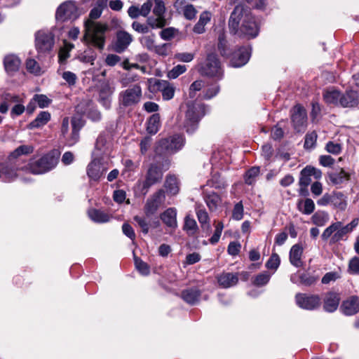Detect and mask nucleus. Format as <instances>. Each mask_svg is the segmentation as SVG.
<instances>
[{"instance_id":"nucleus-1","label":"nucleus","mask_w":359,"mask_h":359,"mask_svg":"<svg viewBox=\"0 0 359 359\" xmlns=\"http://www.w3.org/2000/svg\"><path fill=\"white\" fill-rule=\"evenodd\" d=\"M228 25L230 32L239 36L255 38L259 33L254 16L242 4L235 6L230 15Z\"/></svg>"},{"instance_id":"nucleus-2","label":"nucleus","mask_w":359,"mask_h":359,"mask_svg":"<svg viewBox=\"0 0 359 359\" xmlns=\"http://www.w3.org/2000/svg\"><path fill=\"white\" fill-rule=\"evenodd\" d=\"M84 39L87 43L100 50H103L105 45L106 32L109 27L106 23L93 20H85Z\"/></svg>"},{"instance_id":"nucleus-3","label":"nucleus","mask_w":359,"mask_h":359,"mask_svg":"<svg viewBox=\"0 0 359 359\" xmlns=\"http://www.w3.org/2000/svg\"><path fill=\"white\" fill-rule=\"evenodd\" d=\"M170 168V161L168 158H163L162 161L156 160L155 163L149 166L145 180L142 182V191L147 194L149 189L154 184L161 182L163 172Z\"/></svg>"},{"instance_id":"nucleus-4","label":"nucleus","mask_w":359,"mask_h":359,"mask_svg":"<svg viewBox=\"0 0 359 359\" xmlns=\"http://www.w3.org/2000/svg\"><path fill=\"white\" fill-rule=\"evenodd\" d=\"M58 163L57 151L50 152L36 161H31L25 165V172L41 175L53 169Z\"/></svg>"},{"instance_id":"nucleus-5","label":"nucleus","mask_w":359,"mask_h":359,"mask_svg":"<svg viewBox=\"0 0 359 359\" xmlns=\"http://www.w3.org/2000/svg\"><path fill=\"white\" fill-rule=\"evenodd\" d=\"M205 106L198 102H188L184 121V128L189 134L194 133L198 127V123L205 116Z\"/></svg>"},{"instance_id":"nucleus-6","label":"nucleus","mask_w":359,"mask_h":359,"mask_svg":"<svg viewBox=\"0 0 359 359\" xmlns=\"http://www.w3.org/2000/svg\"><path fill=\"white\" fill-rule=\"evenodd\" d=\"M184 144V137L175 135L160 140L156 146L155 152L158 156L170 155L180 150Z\"/></svg>"},{"instance_id":"nucleus-7","label":"nucleus","mask_w":359,"mask_h":359,"mask_svg":"<svg viewBox=\"0 0 359 359\" xmlns=\"http://www.w3.org/2000/svg\"><path fill=\"white\" fill-rule=\"evenodd\" d=\"M142 88L139 84L129 86L118 95V102L121 107H130L138 104L142 98Z\"/></svg>"},{"instance_id":"nucleus-8","label":"nucleus","mask_w":359,"mask_h":359,"mask_svg":"<svg viewBox=\"0 0 359 359\" xmlns=\"http://www.w3.org/2000/svg\"><path fill=\"white\" fill-rule=\"evenodd\" d=\"M346 226H342L341 222L332 223L327 227L321 235V238L324 241H327L329 238L330 243L334 244L344 239V236L349 233Z\"/></svg>"},{"instance_id":"nucleus-9","label":"nucleus","mask_w":359,"mask_h":359,"mask_svg":"<svg viewBox=\"0 0 359 359\" xmlns=\"http://www.w3.org/2000/svg\"><path fill=\"white\" fill-rule=\"evenodd\" d=\"M199 72L203 75L215 76L219 79L223 75L220 62L215 54H209L208 55L205 62L201 66Z\"/></svg>"},{"instance_id":"nucleus-10","label":"nucleus","mask_w":359,"mask_h":359,"mask_svg":"<svg viewBox=\"0 0 359 359\" xmlns=\"http://www.w3.org/2000/svg\"><path fill=\"white\" fill-rule=\"evenodd\" d=\"M54 45V35L48 30H39L35 34V46L40 53H49Z\"/></svg>"},{"instance_id":"nucleus-11","label":"nucleus","mask_w":359,"mask_h":359,"mask_svg":"<svg viewBox=\"0 0 359 359\" xmlns=\"http://www.w3.org/2000/svg\"><path fill=\"white\" fill-rule=\"evenodd\" d=\"M79 16L74 2L69 1L62 4L57 9L55 18L57 21L74 20Z\"/></svg>"},{"instance_id":"nucleus-12","label":"nucleus","mask_w":359,"mask_h":359,"mask_svg":"<svg viewBox=\"0 0 359 359\" xmlns=\"http://www.w3.org/2000/svg\"><path fill=\"white\" fill-rule=\"evenodd\" d=\"M297 305L305 310H315L321 304V300L318 295L307 293H297L295 295Z\"/></svg>"},{"instance_id":"nucleus-13","label":"nucleus","mask_w":359,"mask_h":359,"mask_svg":"<svg viewBox=\"0 0 359 359\" xmlns=\"http://www.w3.org/2000/svg\"><path fill=\"white\" fill-rule=\"evenodd\" d=\"M107 169L108 168L104 163L102 158L95 157L88 165L86 172L90 180L98 182Z\"/></svg>"},{"instance_id":"nucleus-14","label":"nucleus","mask_w":359,"mask_h":359,"mask_svg":"<svg viewBox=\"0 0 359 359\" xmlns=\"http://www.w3.org/2000/svg\"><path fill=\"white\" fill-rule=\"evenodd\" d=\"M165 199V191L159 189L147 199L144 208V214L149 217L156 212L158 208L163 204Z\"/></svg>"},{"instance_id":"nucleus-15","label":"nucleus","mask_w":359,"mask_h":359,"mask_svg":"<svg viewBox=\"0 0 359 359\" xmlns=\"http://www.w3.org/2000/svg\"><path fill=\"white\" fill-rule=\"evenodd\" d=\"M69 118L65 117L62 120L61 126V133L64 137L67 138V141L69 142V144L72 145L74 144L79 139V131L81 127L80 118L74 117L72 119V131L70 134L69 138H67L66 135L69 130Z\"/></svg>"},{"instance_id":"nucleus-16","label":"nucleus","mask_w":359,"mask_h":359,"mask_svg":"<svg viewBox=\"0 0 359 359\" xmlns=\"http://www.w3.org/2000/svg\"><path fill=\"white\" fill-rule=\"evenodd\" d=\"M152 79L149 80L151 83ZM153 88L154 90L161 92L162 97L164 100H170L173 98L175 88L172 84L165 80L153 79Z\"/></svg>"},{"instance_id":"nucleus-17","label":"nucleus","mask_w":359,"mask_h":359,"mask_svg":"<svg viewBox=\"0 0 359 359\" xmlns=\"http://www.w3.org/2000/svg\"><path fill=\"white\" fill-rule=\"evenodd\" d=\"M173 6L179 13H182L184 18L188 20H194L198 13L194 6L188 4L187 0H175Z\"/></svg>"},{"instance_id":"nucleus-18","label":"nucleus","mask_w":359,"mask_h":359,"mask_svg":"<svg viewBox=\"0 0 359 359\" xmlns=\"http://www.w3.org/2000/svg\"><path fill=\"white\" fill-rule=\"evenodd\" d=\"M250 49L247 47H241L235 51L230 60V65L233 67H241L245 65L250 57Z\"/></svg>"},{"instance_id":"nucleus-19","label":"nucleus","mask_w":359,"mask_h":359,"mask_svg":"<svg viewBox=\"0 0 359 359\" xmlns=\"http://www.w3.org/2000/svg\"><path fill=\"white\" fill-rule=\"evenodd\" d=\"M359 104V94L353 89H348L344 93H341L340 106L345 108L355 107Z\"/></svg>"},{"instance_id":"nucleus-20","label":"nucleus","mask_w":359,"mask_h":359,"mask_svg":"<svg viewBox=\"0 0 359 359\" xmlns=\"http://www.w3.org/2000/svg\"><path fill=\"white\" fill-rule=\"evenodd\" d=\"M111 146L110 137L106 135L100 134L95 143V149L93 155L100 157L101 155H107L109 154Z\"/></svg>"},{"instance_id":"nucleus-21","label":"nucleus","mask_w":359,"mask_h":359,"mask_svg":"<svg viewBox=\"0 0 359 359\" xmlns=\"http://www.w3.org/2000/svg\"><path fill=\"white\" fill-rule=\"evenodd\" d=\"M292 121L294 127L297 130H300L304 126L306 121V112L301 105L297 104L294 107L292 114Z\"/></svg>"},{"instance_id":"nucleus-22","label":"nucleus","mask_w":359,"mask_h":359,"mask_svg":"<svg viewBox=\"0 0 359 359\" xmlns=\"http://www.w3.org/2000/svg\"><path fill=\"white\" fill-rule=\"evenodd\" d=\"M149 217L136 215L133 217L134 221L137 224L138 226L141 229L144 234H147L149 231V228L157 229L161 226L160 221L155 218L151 221L147 219Z\"/></svg>"},{"instance_id":"nucleus-23","label":"nucleus","mask_w":359,"mask_h":359,"mask_svg":"<svg viewBox=\"0 0 359 359\" xmlns=\"http://www.w3.org/2000/svg\"><path fill=\"white\" fill-rule=\"evenodd\" d=\"M114 92V88L109 83H104L100 86L99 90V102L106 109L111 107V96Z\"/></svg>"},{"instance_id":"nucleus-24","label":"nucleus","mask_w":359,"mask_h":359,"mask_svg":"<svg viewBox=\"0 0 359 359\" xmlns=\"http://www.w3.org/2000/svg\"><path fill=\"white\" fill-rule=\"evenodd\" d=\"M133 41V36L126 31H118L114 43V50L117 53H122Z\"/></svg>"},{"instance_id":"nucleus-25","label":"nucleus","mask_w":359,"mask_h":359,"mask_svg":"<svg viewBox=\"0 0 359 359\" xmlns=\"http://www.w3.org/2000/svg\"><path fill=\"white\" fill-rule=\"evenodd\" d=\"M340 309L346 316H353L359 312V299L353 296L344 301Z\"/></svg>"},{"instance_id":"nucleus-26","label":"nucleus","mask_w":359,"mask_h":359,"mask_svg":"<svg viewBox=\"0 0 359 359\" xmlns=\"http://www.w3.org/2000/svg\"><path fill=\"white\" fill-rule=\"evenodd\" d=\"M160 219L165 225L172 229L177 227V210L175 208H169L160 215Z\"/></svg>"},{"instance_id":"nucleus-27","label":"nucleus","mask_w":359,"mask_h":359,"mask_svg":"<svg viewBox=\"0 0 359 359\" xmlns=\"http://www.w3.org/2000/svg\"><path fill=\"white\" fill-rule=\"evenodd\" d=\"M21 170L25 172V165H13L12 163H8L6 165L2 168L1 170H0L1 175L2 174L4 175L6 181L7 182H11L15 180L18 176L17 172Z\"/></svg>"},{"instance_id":"nucleus-28","label":"nucleus","mask_w":359,"mask_h":359,"mask_svg":"<svg viewBox=\"0 0 359 359\" xmlns=\"http://www.w3.org/2000/svg\"><path fill=\"white\" fill-rule=\"evenodd\" d=\"M219 285L224 288L236 285L238 282V273H222L217 276Z\"/></svg>"},{"instance_id":"nucleus-29","label":"nucleus","mask_w":359,"mask_h":359,"mask_svg":"<svg viewBox=\"0 0 359 359\" xmlns=\"http://www.w3.org/2000/svg\"><path fill=\"white\" fill-rule=\"evenodd\" d=\"M340 302L339 295L335 292H329L324 299L323 308L327 312H334L339 306Z\"/></svg>"},{"instance_id":"nucleus-30","label":"nucleus","mask_w":359,"mask_h":359,"mask_svg":"<svg viewBox=\"0 0 359 359\" xmlns=\"http://www.w3.org/2000/svg\"><path fill=\"white\" fill-rule=\"evenodd\" d=\"M201 295V292L196 287L189 288L182 292V298L189 304L194 305L197 304Z\"/></svg>"},{"instance_id":"nucleus-31","label":"nucleus","mask_w":359,"mask_h":359,"mask_svg":"<svg viewBox=\"0 0 359 359\" xmlns=\"http://www.w3.org/2000/svg\"><path fill=\"white\" fill-rule=\"evenodd\" d=\"M303 254V248L299 244L294 245L290 250V262L292 265L295 267H301L303 265L302 256Z\"/></svg>"},{"instance_id":"nucleus-32","label":"nucleus","mask_w":359,"mask_h":359,"mask_svg":"<svg viewBox=\"0 0 359 359\" xmlns=\"http://www.w3.org/2000/svg\"><path fill=\"white\" fill-rule=\"evenodd\" d=\"M312 172H315L313 167L306 166L300 172L299 184L302 187L299 190L300 194H304L306 188L311 182Z\"/></svg>"},{"instance_id":"nucleus-33","label":"nucleus","mask_w":359,"mask_h":359,"mask_svg":"<svg viewBox=\"0 0 359 359\" xmlns=\"http://www.w3.org/2000/svg\"><path fill=\"white\" fill-rule=\"evenodd\" d=\"M196 213L202 230L207 233H210L212 228L210 224V217L207 211L203 208L198 207L196 209Z\"/></svg>"},{"instance_id":"nucleus-34","label":"nucleus","mask_w":359,"mask_h":359,"mask_svg":"<svg viewBox=\"0 0 359 359\" xmlns=\"http://www.w3.org/2000/svg\"><path fill=\"white\" fill-rule=\"evenodd\" d=\"M20 64V60L15 55H8L4 57V67L8 74H13L18 71Z\"/></svg>"},{"instance_id":"nucleus-35","label":"nucleus","mask_w":359,"mask_h":359,"mask_svg":"<svg viewBox=\"0 0 359 359\" xmlns=\"http://www.w3.org/2000/svg\"><path fill=\"white\" fill-rule=\"evenodd\" d=\"M341 92L334 88L327 89L323 93V100L328 104L340 106Z\"/></svg>"},{"instance_id":"nucleus-36","label":"nucleus","mask_w":359,"mask_h":359,"mask_svg":"<svg viewBox=\"0 0 359 359\" xmlns=\"http://www.w3.org/2000/svg\"><path fill=\"white\" fill-rule=\"evenodd\" d=\"M330 182L334 185H339L350 180L349 173L341 168L339 172H332L328 174Z\"/></svg>"},{"instance_id":"nucleus-37","label":"nucleus","mask_w":359,"mask_h":359,"mask_svg":"<svg viewBox=\"0 0 359 359\" xmlns=\"http://www.w3.org/2000/svg\"><path fill=\"white\" fill-rule=\"evenodd\" d=\"M88 215L91 220L97 223H104L110 220L111 216L107 212L97 209H90Z\"/></svg>"},{"instance_id":"nucleus-38","label":"nucleus","mask_w":359,"mask_h":359,"mask_svg":"<svg viewBox=\"0 0 359 359\" xmlns=\"http://www.w3.org/2000/svg\"><path fill=\"white\" fill-rule=\"evenodd\" d=\"M50 119V114L48 111H41L29 124L30 129L38 128L46 125Z\"/></svg>"},{"instance_id":"nucleus-39","label":"nucleus","mask_w":359,"mask_h":359,"mask_svg":"<svg viewBox=\"0 0 359 359\" xmlns=\"http://www.w3.org/2000/svg\"><path fill=\"white\" fill-rule=\"evenodd\" d=\"M332 204L340 210H344L347 206L346 196L341 192L332 194Z\"/></svg>"},{"instance_id":"nucleus-40","label":"nucleus","mask_w":359,"mask_h":359,"mask_svg":"<svg viewBox=\"0 0 359 359\" xmlns=\"http://www.w3.org/2000/svg\"><path fill=\"white\" fill-rule=\"evenodd\" d=\"M177 179L173 175H168L165 179L164 187L166 191L171 195H176L179 192V184Z\"/></svg>"},{"instance_id":"nucleus-41","label":"nucleus","mask_w":359,"mask_h":359,"mask_svg":"<svg viewBox=\"0 0 359 359\" xmlns=\"http://www.w3.org/2000/svg\"><path fill=\"white\" fill-rule=\"evenodd\" d=\"M161 126L160 115L154 114L147 121V130L151 135H155Z\"/></svg>"},{"instance_id":"nucleus-42","label":"nucleus","mask_w":359,"mask_h":359,"mask_svg":"<svg viewBox=\"0 0 359 359\" xmlns=\"http://www.w3.org/2000/svg\"><path fill=\"white\" fill-rule=\"evenodd\" d=\"M297 208L304 215H310L315 210V204L311 198H306L304 201L300 200L297 203Z\"/></svg>"},{"instance_id":"nucleus-43","label":"nucleus","mask_w":359,"mask_h":359,"mask_svg":"<svg viewBox=\"0 0 359 359\" xmlns=\"http://www.w3.org/2000/svg\"><path fill=\"white\" fill-rule=\"evenodd\" d=\"M198 229L196 220L191 215H187L184 217L183 226L184 231H185L189 235L193 236L196 233Z\"/></svg>"},{"instance_id":"nucleus-44","label":"nucleus","mask_w":359,"mask_h":359,"mask_svg":"<svg viewBox=\"0 0 359 359\" xmlns=\"http://www.w3.org/2000/svg\"><path fill=\"white\" fill-rule=\"evenodd\" d=\"M147 22L151 29H161L168 25L165 18L161 16H150Z\"/></svg>"},{"instance_id":"nucleus-45","label":"nucleus","mask_w":359,"mask_h":359,"mask_svg":"<svg viewBox=\"0 0 359 359\" xmlns=\"http://www.w3.org/2000/svg\"><path fill=\"white\" fill-rule=\"evenodd\" d=\"M205 201L210 210L214 211L217 209L218 205L221 203V198L218 194L212 192L205 196Z\"/></svg>"},{"instance_id":"nucleus-46","label":"nucleus","mask_w":359,"mask_h":359,"mask_svg":"<svg viewBox=\"0 0 359 359\" xmlns=\"http://www.w3.org/2000/svg\"><path fill=\"white\" fill-rule=\"evenodd\" d=\"M34 151V148L30 145H21L15 149L10 155L9 160L10 161L14 158H18L22 154H29L32 153Z\"/></svg>"},{"instance_id":"nucleus-47","label":"nucleus","mask_w":359,"mask_h":359,"mask_svg":"<svg viewBox=\"0 0 359 359\" xmlns=\"http://www.w3.org/2000/svg\"><path fill=\"white\" fill-rule=\"evenodd\" d=\"M311 220L316 226H323L328 221V214L325 212H316L311 217Z\"/></svg>"},{"instance_id":"nucleus-48","label":"nucleus","mask_w":359,"mask_h":359,"mask_svg":"<svg viewBox=\"0 0 359 359\" xmlns=\"http://www.w3.org/2000/svg\"><path fill=\"white\" fill-rule=\"evenodd\" d=\"M141 44L147 49L154 51L156 45L155 43V34L143 36L140 39Z\"/></svg>"},{"instance_id":"nucleus-49","label":"nucleus","mask_w":359,"mask_h":359,"mask_svg":"<svg viewBox=\"0 0 359 359\" xmlns=\"http://www.w3.org/2000/svg\"><path fill=\"white\" fill-rule=\"evenodd\" d=\"M271 276V274H270L269 272L264 271L257 275L255 277L252 283L258 287L264 286L269 283Z\"/></svg>"},{"instance_id":"nucleus-50","label":"nucleus","mask_w":359,"mask_h":359,"mask_svg":"<svg viewBox=\"0 0 359 359\" xmlns=\"http://www.w3.org/2000/svg\"><path fill=\"white\" fill-rule=\"evenodd\" d=\"M300 283L305 286H311L315 284L318 280V276H315L313 275H311L309 273H304L299 275V276Z\"/></svg>"},{"instance_id":"nucleus-51","label":"nucleus","mask_w":359,"mask_h":359,"mask_svg":"<svg viewBox=\"0 0 359 359\" xmlns=\"http://www.w3.org/2000/svg\"><path fill=\"white\" fill-rule=\"evenodd\" d=\"M187 71V67L184 65H177L170 69L167 76L170 79H175Z\"/></svg>"},{"instance_id":"nucleus-52","label":"nucleus","mask_w":359,"mask_h":359,"mask_svg":"<svg viewBox=\"0 0 359 359\" xmlns=\"http://www.w3.org/2000/svg\"><path fill=\"white\" fill-rule=\"evenodd\" d=\"M26 68L27 71L36 75L41 74V69L38 62L34 59H27L26 61Z\"/></svg>"},{"instance_id":"nucleus-53","label":"nucleus","mask_w":359,"mask_h":359,"mask_svg":"<svg viewBox=\"0 0 359 359\" xmlns=\"http://www.w3.org/2000/svg\"><path fill=\"white\" fill-rule=\"evenodd\" d=\"M259 174V167H252L249 169L245 177V182L246 184L251 185L255 180V178Z\"/></svg>"},{"instance_id":"nucleus-54","label":"nucleus","mask_w":359,"mask_h":359,"mask_svg":"<svg viewBox=\"0 0 359 359\" xmlns=\"http://www.w3.org/2000/svg\"><path fill=\"white\" fill-rule=\"evenodd\" d=\"M135 264L137 271L143 276H147L150 273L149 265L141 259L135 257Z\"/></svg>"},{"instance_id":"nucleus-55","label":"nucleus","mask_w":359,"mask_h":359,"mask_svg":"<svg viewBox=\"0 0 359 359\" xmlns=\"http://www.w3.org/2000/svg\"><path fill=\"white\" fill-rule=\"evenodd\" d=\"M280 263L279 256L276 253H272L271 256L266 263V267L268 269L276 271Z\"/></svg>"},{"instance_id":"nucleus-56","label":"nucleus","mask_w":359,"mask_h":359,"mask_svg":"<svg viewBox=\"0 0 359 359\" xmlns=\"http://www.w3.org/2000/svg\"><path fill=\"white\" fill-rule=\"evenodd\" d=\"M165 7L162 0H154L153 13L155 16L165 17Z\"/></svg>"},{"instance_id":"nucleus-57","label":"nucleus","mask_w":359,"mask_h":359,"mask_svg":"<svg viewBox=\"0 0 359 359\" xmlns=\"http://www.w3.org/2000/svg\"><path fill=\"white\" fill-rule=\"evenodd\" d=\"M317 137V134L315 131L306 134L304 141V147L306 149L313 148L316 143Z\"/></svg>"},{"instance_id":"nucleus-58","label":"nucleus","mask_w":359,"mask_h":359,"mask_svg":"<svg viewBox=\"0 0 359 359\" xmlns=\"http://www.w3.org/2000/svg\"><path fill=\"white\" fill-rule=\"evenodd\" d=\"M243 205L241 201L235 204L233 212L232 218L235 220L239 221L243 219Z\"/></svg>"},{"instance_id":"nucleus-59","label":"nucleus","mask_w":359,"mask_h":359,"mask_svg":"<svg viewBox=\"0 0 359 359\" xmlns=\"http://www.w3.org/2000/svg\"><path fill=\"white\" fill-rule=\"evenodd\" d=\"M219 91V86L215 83L208 88L204 92L203 97L205 100H209L215 97Z\"/></svg>"},{"instance_id":"nucleus-60","label":"nucleus","mask_w":359,"mask_h":359,"mask_svg":"<svg viewBox=\"0 0 359 359\" xmlns=\"http://www.w3.org/2000/svg\"><path fill=\"white\" fill-rule=\"evenodd\" d=\"M223 229H224V224H223V222H219L215 225V230L214 234L210 238V243L215 244V243H217L219 241Z\"/></svg>"},{"instance_id":"nucleus-61","label":"nucleus","mask_w":359,"mask_h":359,"mask_svg":"<svg viewBox=\"0 0 359 359\" xmlns=\"http://www.w3.org/2000/svg\"><path fill=\"white\" fill-rule=\"evenodd\" d=\"M33 100L36 102L40 108H44L49 105L50 100L45 95H35Z\"/></svg>"},{"instance_id":"nucleus-62","label":"nucleus","mask_w":359,"mask_h":359,"mask_svg":"<svg viewBox=\"0 0 359 359\" xmlns=\"http://www.w3.org/2000/svg\"><path fill=\"white\" fill-rule=\"evenodd\" d=\"M62 77L69 86H74L77 81L76 75L69 71L64 72L62 74Z\"/></svg>"},{"instance_id":"nucleus-63","label":"nucleus","mask_w":359,"mask_h":359,"mask_svg":"<svg viewBox=\"0 0 359 359\" xmlns=\"http://www.w3.org/2000/svg\"><path fill=\"white\" fill-rule=\"evenodd\" d=\"M170 43H163L156 46L154 52L161 56H167L170 51Z\"/></svg>"},{"instance_id":"nucleus-64","label":"nucleus","mask_w":359,"mask_h":359,"mask_svg":"<svg viewBox=\"0 0 359 359\" xmlns=\"http://www.w3.org/2000/svg\"><path fill=\"white\" fill-rule=\"evenodd\" d=\"M348 271L351 274H359V257H353L348 264Z\"/></svg>"}]
</instances>
